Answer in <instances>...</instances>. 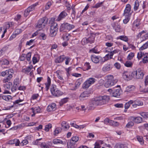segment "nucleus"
<instances>
[{"mask_svg": "<svg viewBox=\"0 0 148 148\" xmlns=\"http://www.w3.org/2000/svg\"><path fill=\"white\" fill-rule=\"evenodd\" d=\"M52 143L48 142V144L45 143H42L40 144V147L41 148H49V146H51Z\"/></svg>", "mask_w": 148, "mask_h": 148, "instance_id": "4be33fe9", "label": "nucleus"}, {"mask_svg": "<svg viewBox=\"0 0 148 148\" xmlns=\"http://www.w3.org/2000/svg\"><path fill=\"white\" fill-rule=\"evenodd\" d=\"M19 85L18 79H16V80H15L14 82L13 86H14V87L18 88L19 87Z\"/></svg>", "mask_w": 148, "mask_h": 148, "instance_id": "49530a36", "label": "nucleus"}, {"mask_svg": "<svg viewBox=\"0 0 148 148\" xmlns=\"http://www.w3.org/2000/svg\"><path fill=\"white\" fill-rule=\"evenodd\" d=\"M144 73L143 71L141 68L137 69L136 71H134L132 73L131 75L128 72L125 71L123 73V77L125 79L129 80L132 77L138 79H142L143 77Z\"/></svg>", "mask_w": 148, "mask_h": 148, "instance_id": "f03ea898", "label": "nucleus"}, {"mask_svg": "<svg viewBox=\"0 0 148 148\" xmlns=\"http://www.w3.org/2000/svg\"><path fill=\"white\" fill-rule=\"evenodd\" d=\"M31 109L33 113H39L41 111V109L39 107H35L34 108H32Z\"/></svg>", "mask_w": 148, "mask_h": 148, "instance_id": "c756f323", "label": "nucleus"}, {"mask_svg": "<svg viewBox=\"0 0 148 148\" xmlns=\"http://www.w3.org/2000/svg\"><path fill=\"white\" fill-rule=\"evenodd\" d=\"M140 114L144 118L148 119V112H142Z\"/></svg>", "mask_w": 148, "mask_h": 148, "instance_id": "c9c22d12", "label": "nucleus"}, {"mask_svg": "<svg viewBox=\"0 0 148 148\" xmlns=\"http://www.w3.org/2000/svg\"><path fill=\"white\" fill-rule=\"evenodd\" d=\"M32 68V66H30L27 67L26 69H24L23 70V72L25 73L28 74Z\"/></svg>", "mask_w": 148, "mask_h": 148, "instance_id": "473e14b6", "label": "nucleus"}, {"mask_svg": "<svg viewBox=\"0 0 148 148\" xmlns=\"http://www.w3.org/2000/svg\"><path fill=\"white\" fill-rule=\"evenodd\" d=\"M56 105L55 103H52L48 106L47 110L49 112L55 110L56 108Z\"/></svg>", "mask_w": 148, "mask_h": 148, "instance_id": "dca6fc26", "label": "nucleus"}, {"mask_svg": "<svg viewBox=\"0 0 148 148\" xmlns=\"http://www.w3.org/2000/svg\"><path fill=\"white\" fill-rule=\"evenodd\" d=\"M84 66L86 70H88L90 69L91 66L90 65V64L88 62H86L84 64Z\"/></svg>", "mask_w": 148, "mask_h": 148, "instance_id": "864d4df0", "label": "nucleus"}, {"mask_svg": "<svg viewBox=\"0 0 148 148\" xmlns=\"http://www.w3.org/2000/svg\"><path fill=\"white\" fill-rule=\"evenodd\" d=\"M112 66V65L111 64H107L102 68V70L104 72H106L111 69Z\"/></svg>", "mask_w": 148, "mask_h": 148, "instance_id": "a211bd4d", "label": "nucleus"}, {"mask_svg": "<svg viewBox=\"0 0 148 148\" xmlns=\"http://www.w3.org/2000/svg\"><path fill=\"white\" fill-rule=\"evenodd\" d=\"M88 38V40L89 43H92L94 42L95 39V37L92 35H91Z\"/></svg>", "mask_w": 148, "mask_h": 148, "instance_id": "37998d69", "label": "nucleus"}, {"mask_svg": "<svg viewBox=\"0 0 148 148\" xmlns=\"http://www.w3.org/2000/svg\"><path fill=\"white\" fill-rule=\"evenodd\" d=\"M34 41V40L31 39L29 41H27L26 43V45L30 46L32 45L33 42Z\"/></svg>", "mask_w": 148, "mask_h": 148, "instance_id": "e2e57ef3", "label": "nucleus"}, {"mask_svg": "<svg viewBox=\"0 0 148 148\" xmlns=\"http://www.w3.org/2000/svg\"><path fill=\"white\" fill-rule=\"evenodd\" d=\"M110 99L109 96L104 95L97 97L91 100L89 103V107L92 109L96 106L105 104L108 102Z\"/></svg>", "mask_w": 148, "mask_h": 148, "instance_id": "f257e3e1", "label": "nucleus"}, {"mask_svg": "<svg viewBox=\"0 0 148 148\" xmlns=\"http://www.w3.org/2000/svg\"><path fill=\"white\" fill-rule=\"evenodd\" d=\"M148 47V41L144 44L139 49L140 51L143 50L147 48Z\"/></svg>", "mask_w": 148, "mask_h": 148, "instance_id": "58836bf2", "label": "nucleus"}, {"mask_svg": "<svg viewBox=\"0 0 148 148\" xmlns=\"http://www.w3.org/2000/svg\"><path fill=\"white\" fill-rule=\"evenodd\" d=\"M143 63H147L148 62V57L147 56H144L143 59Z\"/></svg>", "mask_w": 148, "mask_h": 148, "instance_id": "6e6d98bb", "label": "nucleus"}, {"mask_svg": "<svg viewBox=\"0 0 148 148\" xmlns=\"http://www.w3.org/2000/svg\"><path fill=\"white\" fill-rule=\"evenodd\" d=\"M134 55V53H130L127 56V58L128 60H131L132 59Z\"/></svg>", "mask_w": 148, "mask_h": 148, "instance_id": "603ef678", "label": "nucleus"}, {"mask_svg": "<svg viewBox=\"0 0 148 148\" xmlns=\"http://www.w3.org/2000/svg\"><path fill=\"white\" fill-rule=\"evenodd\" d=\"M95 82V79L90 78L85 82L83 84L82 88L84 89H87L92 84Z\"/></svg>", "mask_w": 148, "mask_h": 148, "instance_id": "1a4fd4ad", "label": "nucleus"}, {"mask_svg": "<svg viewBox=\"0 0 148 148\" xmlns=\"http://www.w3.org/2000/svg\"><path fill=\"white\" fill-rule=\"evenodd\" d=\"M117 39H120L125 42L128 41V40L127 38L125 36H120Z\"/></svg>", "mask_w": 148, "mask_h": 148, "instance_id": "4c0bfd02", "label": "nucleus"}, {"mask_svg": "<svg viewBox=\"0 0 148 148\" xmlns=\"http://www.w3.org/2000/svg\"><path fill=\"white\" fill-rule=\"evenodd\" d=\"M5 83V84H4L3 85V87L4 89H9L10 88L11 86L12 85V83L10 82Z\"/></svg>", "mask_w": 148, "mask_h": 148, "instance_id": "a878e982", "label": "nucleus"}, {"mask_svg": "<svg viewBox=\"0 0 148 148\" xmlns=\"http://www.w3.org/2000/svg\"><path fill=\"white\" fill-rule=\"evenodd\" d=\"M48 22V18L46 17H43L38 20V23L36 26V27L43 29L44 28L45 25L47 24Z\"/></svg>", "mask_w": 148, "mask_h": 148, "instance_id": "423d86ee", "label": "nucleus"}, {"mask_svg": "<svg viewBox=\"0 0 148 148\" xmlns=\"http://www.w3.org/2000/svg\"><path fill=\"white\" fill-rule=\"evenodd\" d=\"M117 80L114 79L112 75H110L107 77V80L104 86L108 88L114 85L117 82Z\"/></svg>", "mask_w": 148, "mask_h": 148, "instance_id": "20e7f679", "label": "nucleus"}, {"mask_svg": "<svg viewBox=\"0 0 148 148\" xmlns=\"http://www.w3.org/2000/svg\"><path fill=\"white\" fill-rule=\"evenodd\" d=\"M68 98L67 97L62 99L59 102V104L60 106H62L64 104L66 103L68 101Z\"/></svg>", "mask_w": 148, "mask_h": 148, "instance_id": "c85d7f7f", "label": "nucleus"}, {"mask_svg": "<svg viewBox=\"0 0 148 148\" xmlns=\"http://www.w3.org/2000/svg\"><path fill=\"white\" fill-rule=\"evenodd\" d=\"M134 125V123L132 121H130L126 125V126L127 128H130L132 126H133Z\"/></svg>", "mask_w": 148, "mask_h": 148, "instance_id": "4d7b16f0", "label": "nucleus"}, {"mask_svg": "<svg viewBox=\"0 0 148 148\" xmlns=\"http://www.w3.org/2000/svg\"><path fill=\"white\" fill-rule=\"evenodd\" d=\"M145 54L142 51H140L138 52L137 54V57L138 59H140L143 57H144Z\"/></svg>", "mask_w": 148, "mask_h": 148, "instance_id": "ea45409f", "label": "nucleus"}, {"mask_svg": "<svg viewBox=\"0 0 148 148\" xmlns=\"http://www.w3.org/2000/svg\"><path fill=\"white\" fill-rule=\"evenodd\" d=\"M42 139V138L36 139L34 142V144L35 145H40V143L39 142V141L40 140Z\"/></svg>", "mask_w": 148, "mask_h": 148, "instance_id": "bf43d9fd", "label": "nucleus"}, {"mask_svg": "<svg viewBox=\"0 0 148 148\" xmlns=\"http://www.w3.org/2000/svg\"><path fill=\"white\" fill-rule=\"evenodd\" d=\"M58 28V24L56 23H53L50 27V36L51 37L55 36L57 34Z\"/></svg>", "mask_w": 148, "mask_h": 148, "instance_id": "0eeeda50", "label": "nucleus"}, {"mask_svg": "<svg viewBox=\"0 0 148 148\" xmlns=\"http://www.w3.org/2000/svg\"><path fill=\"white\" fill-rule=\"evenodd\" d=\"M62 129L60 127L56 128L54 131V135L56 136L57 134L61 132Z\"/></svg>", "mask_w": 148, "mask_h": 148, "instance_id": "f704fd0d", "label": "nucleus"}, {"mask_svg": "<svg viewBox=\"0 0 148 148\" xmlns=\"http://www.w3.org/2000/svg\"><path fill=\"white\" fill-rule=\"evenodd\" d=\"M74 27V25L66 23L61 24L60 28V32H66L70 30Z\"/></svg>", "mask_w": 148, "mask_h": 148, "instance_id": "39448f33", "label": "nucleus"}, {"mask_svg": "<svg viewBox=\"0 0 148 148\" xmlns=\"http://www.w3.org/2000/svg\"><path fill=\"white\" fill-rule=\"evenodd\" d=\"M79 139V137L77 136H73L72 138L67 143L68 147H69V146L70 147L71 146H74L78 140Z\"/></svg>", "mask_w": 148, "mask_h": 148, "instance_id": "9d476101", "label": "nucleus"}, {"mask_svg": "<svg viewBox=\"0 0 148 148\" xmlns=\"http://www.w3.org/2000/svg\"><path fill=\"white\" fill-rule=\"evenodd\" d=\"M22 30L21 29H16L15 31V33L17 35L21 33Z\"/></svg>", "mask_w": 148, "mask_h": 148, "instance_id": "774afa93", "label": "nucleus"}, {"mask_svg": "<svg viewBox=\"0 0 148 148\" xmlns=\"http://www.w3.org/2000/svg\"><path fill=\"white\" fill-rule=\"evenodd\" d=\"M75 8L73 7L72 8L73 12L71 14V16L73 19H75Z\"/></svg>", "mask_w": 148, "mask_h": 148, "instance_id": "3c124183", "label": "nucleus"}, {"mask_svg": "<svg viewBox=\"0 0 148 148\" xmlns=\"http://www.w3.org/2000/svg\"><path fill=\"white\" fill-rule=\"evenodd\" d=\"M2 99H3L6 101H8L12 99V97L10 95H2Z\"/></svg>", "mask_w": 148, "mask_h": 148, "instance_id": "72a5a7b5", "label": "nucleus"}, {"mask_svg": "<svg viewBox=\"0 0 148 148\" xmlns=\"http://www.w3.org/2000/svg\"><path fill=\"white\" fill-rule=\"evenodd\" d=\"M51 84V79L49 77H47V83L45 84L46 90L47 91L49 89V86Z\"/></svg>", "mask_w": 148, "mask_h": 148, "instance_id": "cd10ccee", "label": "nucleus"}, {"mask_svg": "<svg viewBox=\"0 0 148 148\" xmlns=\"http://www.w3.org/2000/svg\"><path fill=\"white\" fill-rule=\"evenodd\" d=\"M38 4V3H36L34 4L31 5L29 7H28L27 9V10L29 12L32 11L35 9V7Z\"/></svg>", "mask_w": 148, "mask_h": 148, "instance_id": "b1692460", "label": "nucleus"}, {"mask_svg": "<svg viewBox=\"0 0 148 148\" xmlns=\"http://www.w3.org/2000/svg\"><path fill=\"white\" fill-rule=\"evenodd\" d=\"M28 143V141L27 140H23L22 142L20 143V145L21 146H23L27 145Z\"/></svg>", "mask_w": 148, "mask_h": 148, "instance_id": "13d9d810", "label": "nucleus"}, {"mask_svg": "<svg viewBox=\"0 0 148 148\" xmlns=\"http://www.w3.org/2000/svg\"><path fill=\"white\" fill-rule=\"evenodd\" d=\"M133 108H136L138 106H142L143 105V103L140 101L136 100L134 101H133V103L132 104Z\"/></svg>", "mask_w": 148, "mask_h": 148, "instance_id": "f3484780", "label": "nucleus"}, {"mask_svg": "<svg viewBox=\"0 0 148 148\" xmlns=\"http://www.w3.org/2000/svg\"><path fill=\"white\" fill-rule=\"evenodd\" d=\"M62 126L65 129H68L70 127V126L66 121H63L61 123Z\"/></svg>", "mask_w": 148, "mask_h": 148, "instance_id": "393cba45", "label": "nucleus"}, {"mask_svg": "<svg viewBox=\"0 0 148 148\" xmlns=\"http://www.w3.org/2000/svg\"><path fill=\"white\" fill-rule=\"evenodd\" d=\"M112 122H113V121L110 120L108 118H106L104 120V123L106 124L109 123L111 125Z\"/></svg>", "mask_w": 148, "mask_h": 148, "instance_id": "09e8293b", "label": "nucleus"}, {"mask_svg": "<svg viewBox=\"0 0 148 148\" xmlns=\"http://www.w3.org/2000/svg\"><path fill=\"white\" fill-rule=\"evenodd\" d=\"M120 90L119 89L116 90L112 93V96L116 97H119L120 95Z\"/></svg>", "mask_w": 148, "mask_h": 148, "instance_id": "412c9836", "label": "nucleus"}, {"mask_svg": "<svg viewBox=\"0 0 148 148\" xmlns=\"http://www.w3.org/2000/svg\"><path fill=\"white\" fill-rule=\"evenodd\" d=\"M109 54H108L103 57V59L102 58V60L101 61V63H103L105 61L108 60L109 59Z\"/></svg>", "mask_w": 148, "mask_h": 148, "instance_id": "79ce46f5", "label": "nucleus"}, {"mask_svg": "<svg viewBox=\"0 0 148 148\" xmlns=\"http://www.w3.org/2000/svg\"><path fill=\"white\" fill-rule=\"evenodd\" d=\"M131 10L130 5L128 4L126 5L124 11V15L125 16H130L132 13L130 12Z\"/></svg>", "mask_w": 148, "mask_h": 148, "instance_id": "ddd939ff", "label": "nucleus"}, {"mask_svg": "<svg viewBox=\"0 0 148 148\" xmlns=\"http://www.w3.org/2000/svg\"><path fill=\"white\" fill-rule=\"evenodd\" d=\"M92 61L95 63H98L99 62L101 63V61L102 60V58L100 57L96 56L94 55L91 56Z\"/></svg>", "mask_w": 148, "mask_h": 148, "instance_id": "f8f14e48", "label": "nucleus"}, {"mask_svg": "<svg viewBox=\"0 0 148 148\" xmlns=\"http://www.w3.org/2000/svg\"><path fill=\"white\" fill-rule=\"evenodd\" d=\"M114 66L116 69H119L121 67V65L118 62L115 63L114 64Z\"/></svg>", "mask_w": 148, "mask_h": 148, "instance_id": "0e129e2a", "label": "nucleus"}, {"mask_svg": "<svg viewBox=\"0 0 148 148\" xmlns=\"http://www.w3.org/2000/svg\"><path fill=\"white\" fill-rule=\"evenodd\" d=\"M75 84V86L76 87V89H77V88H78L80 85L81 84V83H80V82L78 81H77L75 84Z\"/></svg>", "mask_w": 148, "mask_h": 148, "instance_id": "338daca9", "label": "nucleus"}, {"mask_svg": "<svg viewBox=\"0 0 148 148\" xmlns=\"http://www.w3.org/2000/svg\"><path fill=\"white\" fill-rule=\"evenodd\" d=\"M126 147V145L125 144L117 143L115 145L114 148H125Z\"/></svg>", "mask_w": 148, "mask_h": 148, "instance_id": "2f4dec72", "label": "nucleus"}, {"mask_svg": "<svg viewBox=\"0 0 148 148\" xmlns=\"http://www.w3.org/2000/svg\"><path fill=\"white\" fill-rule=\"evenodd\" d=\"M89 96V93L87 91H84L82 93L79 97V99L81 101L87 99L88 97Z\"/></svg>", "mask_w": 148, "mask_h": 148, "instance_id": "9b49d317", "label": "nucleus"}, {"mask_svg": "<svg viewBox=\"0 0 148 148\" xmlns=\"http://www.w3.org/2000/svg\"><path fill=\"white\" fill-rule=\"evenodd\" d=\"M130 119L134 122L137 123H140L143 121V118L140 116L136 117L131 116L130 117Z\"/></svg>", "mask_w": 148, "mask_h": 148, "instance_id": "4468645a", "label": "nucleus"}, {"mask_svg": "<svg viewBox=\"0 0 148 148\" xmlns=\"http://www.w3.org/2000/svg\"><path fill=\"white\" fill-rule=\"evenodd\" d=\"M71 36L70 34L66 33L63 36V38L64 40L68 41L70 39Z\"/></svg>", "mask_w": 148, "mask_h": 148, "instance_id": "e433bc0d", "label": "nucleus"}, {"mask_svg": "<svg viewBox=\"0 0 148 148\" xmlns=\"http://www.w3.org/2000/svg\"><path fill=\"white\" fill-rule=\"evenodd\" d=\"M69 85L70 88V89L72 90H75L77 89L75 88V84H73L72 83H69Z\"/></svg>", "mask_w": 148, "mask_h": 148, "instance_id": "a19ab883", "label": "nucleus"}, {"mask_svg": "<svg viewBox=\"0 0 148 148\" xmlns=\"http://www.w3.org/2000/svg\"><path fill=\"white\" fill-rule=\"evenodd\" d=\"M139 22L137 20H135L132 25V29L133 31H134L135 29L136 28L138 29L139 25Z\"/></svg>", "mask_w": 148, "mask_h": 148, "instance_id": "6ab92c4d", "label": "nucleus"}, {"mask_svg": "<svg viewBox=\"0 0 148 148\" xmlns=\"http://www.w3.org/2000/svg\"><path fill=\"white\" fill-rule=\"evenodd\" d=\"M50 90L52 94L55 97H58L62 94V92L56 88L55 85H52Z\"/></svg>", "mask_w": 148, "mask_h": 148, "instance_id": "6e6552de", "label": "nucleus"}, {"mask_svg": "<svg viewBox=\"0 0 148 148\" xmlns=\"http://www.w3.org/2000/svg\"><path fill=\"white\" fill-rule=\"evenodd\" d=\"M125 65L127 67H131L132 65V63L130 61H127L125 63Z\"/></svg>", "mask_w": 148, "mask_h": 148, "instance_id": "de8ad7c7", "label": "nucleus"}, {"mask_svg": "<svg viewBox=\"0 0 148 148\" xmlns=\"http://www.w3.org/2000/svg\"><path fill=\"white\" fill-rule=\"evenodd\" d=\"M133 103L132 100H130L128 102L126 103L125 105V109H128L129 108L131 104Z\"/></svg>", "mask_w": 148, "mask_h": 148, "instance_id": "c03bdc74", "label": "nucleus"}, {"mask_svg": "<svg viewBox=\"0 0 148 148\" xmlns=\"http://www.w3.org/2000/svg\"><path fill=\"white\" fill-rule=\"evenodd\" d=\"M66 58V57L64 56H61L58 57L55 60V62L56 63H60L62 62Z\"/></svg>", "mask_w": 148, "mask_h": 148, "instance_id": "aec40b11", "label": "nucleus"}, {"mask_svg": "<svg viewBox=\"0 0 148 148\" xmlns=\"http://www.w3.org/2000/svg\"><path fill=\"white\" fill-rule=\"evenodd\" d=\"M137 139L138 140L140 143H142L143 141V138L142 136H137Z\"/></svg>", "mask_w": 148, "mask_h": 148, "instance_id": "052dcab7", "label": "nucleus"}, {"mask_svg": "<svg viewBox=\"0 0 148 148\" xmlns=\"http://www.w3.org/2000/svg\"><path fill=\"white\" fill-rule=\"evenodd\" d=\"M14 71L12 69L6 70L5 71H3L1 73V76H8L3 80V83L9 82L12 79V74L14 73Z\"/></svg>", "mask_w": 148, "mask_h": 148, "instance_id": "7ed1b4c3", "label": "nucleus"}, {"mask_svg": "<svg viewBox=\"0 0 148 148\" xmlns=\"http://www.w3.org/2000/svg\"><path fill=\"white\" fill-rule=\"evenodd\" d=\"M135 89V86L133 85H130L127 86L126 88L125 91L127 92H130L134 90Z\"/></svg>", "mask_w": 148, "mask_h": 148, "instance_id": "bb28decb", "label": "nucleus"}, {"mask_svg": "<svg viewBox=\"0 0 148 148\" xmlns=\"http://www.w3.org/2000/svg\"><path fill=\"white\" fill-rule=\"evenodd\" d=\"M52 125L50 123H49L48 124L45 125V130L46 132H48L49 130V129L52 127Z\"/></svg>", "mask_w": 148, "mask_h": 148, "instance_id": "a18cd8bd", "label": "nucleus"}, {"mask_svg": "<svg viewBox=\"0 0 148 148\" xmlns=\"http://www.w3.org/2000/svg\"><path fill=\"white\" fill-rule=\"evenodd\" d=\"M26 57V55L24 54H22L20 57L19 59L21 61H23L25 60V58Z\"/></svg>", "mask_w": 148, "mask_h": 148, "instance_id": "69168bd1", "label": "nucleus"}, {"mask_svg": "<svg viewBox=\"0 0 148 148\" xmlns=\"http://www.w3.org/2000/svg\"><path fill=\"white\" fill-rule=\"evenodd\" d=\"M53 143L54 144H63V142L60 139H55L53 141Z\"/></svg>", "mask_w": 148, "mask_h": 148, "instance_id": "7c9ffc66", "label": "nucleus"}, {"mask_svg": "<svg viewBox=\"0 0 148 148\" xmlns=\"http://www.w3.org/2000/svg\"><path fill=\"white\" fill-rule=\"evenodd\" d=\"M67 15V13L65 11H62L56 19V21H59L62 20L65 18Z\"/></svg>", "mask_w": 148, "mask_h": 148, "instance_id": "2eb2a0df", "label": "nucleus"}, {"mask_svg": "<svg viewBox=\"0 0 148 148\" xmlns=\"http://www.w3.org/2000/svg\"><path fill=\"white\" fill-rule=\"evenodd\" d=\"M126 17L123 20V22L124 24H127L130 19V16H125Z\"/></svg>", "mask_w": 148, "mask_h": 148, "instance_id": "8fccbe9b", "label": "nucleus"}, {"mask_svg": "<svg viewBox=\"0 0 148 148\" xmlns=\"http://www.w3.org/2000/svg\"><path fill=\"white\" fill-rule=\"evenodd\" d=\"M103 3L102 2L98 3L95 4L93 8H97L100 7L102 5Z\"/></svg>", "mask_w": 148, "mask_h": 148, "instance_id": "680f3d73", "label": "nucleus"}, {"mask_svg": "<svg viewBox=\"0 0 148 148\" xmlns=\"http://www.w3.org/2000/svg\"><path fill=\"white\" fill-rule=\"evenodd\" d=\"M139 3L138 0H136L134 2V10L136 11L138 10L139 8Z\"/></svg>", "mask_w": 148, "mask_h": 148, "instance_id": "5701e85b", "label": "nucleus"}, {"mask_svg": "<svg viewBox=\"0 0 148 148\" xmlns=\"http://www.w3.org/2000/svg\"><path fill=\"white\" fill-rule=\"evenodd\" d=\"M31 56V53L30 52H28L26 55L27 60V61H29L30 60Z\"/></svg>", "mask_w": 148, "mask_h": 148, "instance_id": "5fc2aeb1", "label": "nucleus"}]
</instances>
